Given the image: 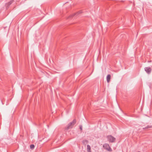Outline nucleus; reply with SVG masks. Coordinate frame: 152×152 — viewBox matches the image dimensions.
<instances>
[{
  "instance_id": "5",
  "label": "nucleus",
  "mask_w": 152,
  "mask_h": 152,
  "mask_svg": "<svg viewBox=\"0 0 152 152\" xmlns=\"http://www.w3.org/2000/svg\"><path fill=\"white\" fill-rule=\"evenodd\" d=\"M111 75H108L107 76V83H109L110 81Z\"/></svg>"
},
{
  "instance_id": "8",
  "label": "nucleus",
  "mask_w": 152,
  "mask_h": 152,
  "mask_svg": "<svg viewBox=\"0 0 152 152\" xmlns=\"http://www.w3.org/2000/svg\"><path fill=\"white\" fill-rule=\"evenodd\" d=\"M13 0H11V1H10L7 4H8V6H9L10 5V4H11L12 3V2H13Z\"/></svg>"
},
{
  "instance_id": "1",
  "label": "nucleus",
  "mask_w": 152,
  "mask_h": 152,
  "mask_svg": "<svg viewBox=\"0 0 152 152\" xmlns=\"http://www.w3.org/2000/svg\"><path fill=\"white\" fill-rule=\"evenodd\" d=\"M76 120L74 119L72 122H70L68 124L67 126L65 128V129L68 130L69 129L72 128L73 126L76 124Z\"/></svg>"
},
{
  "instance_id": "6",
  "label": "nucleus",
  "mask_w": 152,
  "mask_h": 152,
  "mask_svg": "<svg viewBox=\"0 0 152 152\" xmlns=\"http://www.w3.org/2000/svg\"><path fill=\"white\" fill-rule=\"evenodd\" d=\"M82 142L83 144L86 145V144L88 143V141L86 140H83Z\"/></svg>"
},
{
  "instance_id": "13",
  "label": "nucleus",
  "mask_w": 152,
  "mask_h": 152,
  "mask_svg": "<svg viewBox=\"0 0 152 152\" xmlns=\"http://www.w3.org/2000/svg\"><path fill=\"white\" fill-rule=\"evenodd\" d=\"M88 151V152H91V150H88V151Z\"/></svg>"
},
{
  "instance_id": "7",
  "label": "nucleus",
  "mask_w": 152,
  "mask_h": 152,
  "mask_svg": "<svg viewBox=\"0 0 152 152\" xmlns=\"http://www.w3.org/2000/svg\"><path fill=\"white\" fill-rule=\"evenodd\" d=\"M30 148L31 149H33L34 148V145L33 144H31L30 145Z\"/></svg>"
},
{
  "instance_id": "2",
  "label": "nucleus",
  "mask_w": 152,
  "mask_h": 152,
  "mask_svg": "<svg viewBox=\"0 0 152 152\" xmlns=\"http://www.w3.org/2000/svg\"><path fill=\"white\" fill-rule=\"evenodd\" d=\"M107 137V139L108 140L111 142H115V138L111 135H108Z\"/></svg>"
},
{
  "instance_id": "14",
  "label": "nucleus",
  "mask_w": 152,
  "mask_h": 152,
  "mask_svg": "<svg viewBox=\"0 0 152 152\" xmlns=\"http://www.w3.org/2000/svg\"><path fill=\"white\" fill-rule=\"evenodd\" d=\"M138 152H140V151H138Z\"/></svg>"
},
{
  "instance_id": "3",
  "label": "nucleus",
  "mask_w": 152,
  "mask_h": 152,
  "mask_svg": "<svg viewBox=\"0 0 152 152\" xmlns=\"http://www.w3.org/2000/svg\"><path fill=\"white\" fill-rule=\"evenodd\" d=\"M103 148L106 150L109 151L111 152L112 151V150L109 144L105 143L103 145Z\"/></svg>"
},
{
  "instance_id": "10",
  "label": "nucleus",
  "mask_w": 152,
  "mask_h": 152,
  "mask_svg": "<svg viewBox=\"0 0 152 152\" xmlns=\"http://www.w3.org/2000/svg\"><path fill=\"white\" fill-rule=\"evenodd\" d=\"M151 127H152L151 126H148L146 127H145V128H143V129H147V128H151Z\"/></svg>"
},
{
  "instance_id": "12",
  "label": "nucleus",
  "mask_w": 152,
  "mask_h": 152,
  "mask_svg": "<svg viewBox=\"0 0 152 152\" xmlns=\"http://www.w3.org/2000/svg\"><path fill=\"white\" fill-rule=\"evenodd\" d=\"M80 130H82V125L80 126Z\"/></svg>"
},
{
  "instance_id": "9",
  "label": "nucleus",
  "mask_w": 152,
  "mask_h": 152,
  "mask_svg": "<svg viewBox=\"0 0 152 152\" xmlns=\"http://www.w3.org/2000/svg\"><path fill=\"white\" fill-rule=\"evenodd\" d=\"M87 151L91 150V147H90V146L89 145H87Z\"/></svg>"
},
{
  "instance_id": "11",
  "label": "nucleus",
  "mask_w": 152,
  "mask_h": 152,
  "mask_svg": "<svg viewBox=\"0 0 152 152\" xmlns=\"http://www.w3.org/2000/svg\"><path fill=\"white\" fill-rule=\"evenodd\" d=\"M81 13V12H77V13H75V14L74 15H78V14H80V13Z\"/></svg>"
},
{
  "instance_id": "4",
  "label": "nucleus",
  "mask_w": 152,
  "mask_h": 152,
  "mask_svg": "<svg viewBox=\"0 0 152 152\" xmlns=\"http://www.w3.org/2000/svg\"><path fill=\"white\" fill-rule=\"evenodd\" d=\"M145 70L146 72V73L149 74H150L151 71V68L149 67H147L145 68Z\"/></svg>"
}]
</instances>
